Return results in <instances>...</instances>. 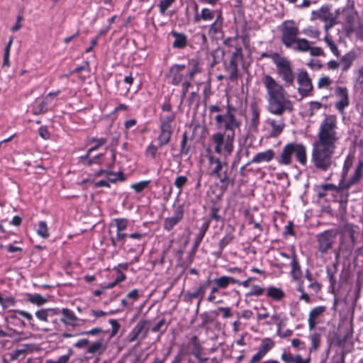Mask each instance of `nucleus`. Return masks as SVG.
I'll use <instances>...</instances> for the list:
<instances>
[{"instance_id":"nucleus-1","label":"nucleus","mask_w":363,"mask_h":363,"mask_svg":"<svg viewBox=\"0 0 363 363\" xmlns=\"http://www.w3.org/2000/svg\"><path fill=\"white\" fill-rule=\"evenodd\" d=\"M276 69L282 84L269 74H263L261 83L266 91L268 112L280 116L286 112L291 113L294 109V104L289 99L285 88L294 86L296 74L289 60L284 64H280Z\"/></svg>"},{"instance_id":"nucleus-2","label":"nucleus","mask_w":363,"mask_h":363,"mask_svg":"<svg viewBox=\"0 0 363 363\" xmlns=\"http://www.w3.org/2000/svg\"><path fill=\"white\" fill-rule=\"evenodd\" d=\"M293 155L301 165L306 166L308 160L306 145L303 143L294 142L286 143L283 147L280 154L277 157L272 149L257 152L248 164L269 162L275 158L279 165L289 166L292 163Z\"/></svg>"},{"instance_id":"nucleus-3","label":"nucleus","mask_w":363,"mask_h":363,"mask_svg":"<svg viewBox=\"0 0 363 363\" xmlns=\"http://www.w3.org/2000/svg\"><path fill=\"white\" fill-rule=\"evenodd\" d=\"M341 138L337 116L325 114L319 124L316 139L313 143L337 148Z\"/></svg>"},{"instance_id":"nucleus-4","label":"nucleus","mask_w":363,"mask_h":363,"mask_svg":"<svg viewBox=\"0 0 363 363\" xmlns=\"http://www.w3.org/2000/svg\"><path fill=\"white\" fill-rule=\"evenodd\" d=\"M278 29L280 41L286 48L304 52L309 48V41L307 39L298 38L299 28L294 20L284 21Z\"/></svg>"},{"instance_id":"nucleus-5","label":"nucleus","mask_w":363,"mask_h":363,"mask_svg":"<svg viewBox=\"0 0 363 363\" xmlns=\"http://www.w3.org/2000/svg\"><path fill=\"white\" fill-rule=\"evenodd\" d=\"M337 148L313 143L311 162L318 172H327L336 166L334 159Z\"/></svg>"},{"instance_id":"nucleus-6","label":"nucleus","mask_w":363,"mask_h":363,"mask_svg":"<svg viewBox=\"0 0 363 363\" xmlns=\"http://www.w3.org/2000/svg\"><path fill=\"white\" fill-rule=\"evenodd\" d=\"M196 21L211 22L209 25L201 27L203 29L207 28V34L211 39L218 38L224 34L225 19L221 9L213 10L203 7L201 10L200 16H196Z\"/></svg>"},{"instance_id":"nucleus-7","label":"nucleus","mask_w":363,"mask_h":363,"mask_svg":"<svg viewBox=\"0 0 363 363\" xmlns=\"http://www.w3.org/2000/svg\"><path fill=\"white\" fill-rule=\"evenodd\" d=\"M208 160L211 166V175L219 180L221 191L224 193L229 186H233L235 177H231V172L228 170V163L213 155L208 156Z\"/></svg>"},{"instance_id":"nucleus-8","label":"nucleus","mask_w":363,"mask_h":363,"mask_svg":"<svg viewBox=\"0 0 363 363\" xmlns=\"http://www.w3.org/2000/svg\"><path fill=\"white\" fill-rule=\"evenodd\" d=\"M214 144V151L220 155L223 152L225 157L230 155L234 149L235 138L233 134H226L223 132H216L211 135Z\"/></svg>"},{"instance_id":"nucleus-9","label":"nucleus","mask_w":363,"mask_h":363,"mask_svg":"<svg viewBox=\"0 0 363 363\" xmlns=\"http://www.w3.org/2000/svg\"><path fill=\"white\" fill-rule=\"evenodd\" d=\"M216 126L218 130H223L226 134H233L235 136V130L240 129L242 121L236 115L218 114L214 118Z\"/></svg>"},{"instance_id":"nucleus-10","label":"nucleus","mask_w":363,"mask_h":363,"mask_svg":"<svg viewBox=\"0 0 363 363\" xmlns=\"http://www.w3.org/2000/svg\"><path fill=\"white\" fill-rule=\"evenodd\" d=\"M338 233L341 238L340 249L350 255L356 245L354 225L345 223L340 228Z\"/></svg>"},{"instance_id":"nucleus-11","label":"nucleus","mask_w":363,"mask_h":363,"mask_svg":"<svg viewBox=\"0 0 363 363\" xmlns=\"http://www.w3.org/2000/svg\"><path fill=\"white\" fill-rule=\"evenodd\" d=\"M339 14V10H336L335 13H333L330 7L328 6H321L316 11L317 18L325 23L324 30L326 33H328L334 26L339 23L337 21V18Z\"/></svg>"},{"instance_id":"nucleus-12","label":"nucleus","mask_w":363,"mask_h":363,"mask_svg":"<svg viewBox=\"0 0 363 363\" xmlns=\"http://www.w3.org/2000/svg\"><path fill=\"white\" fill-rule=\"evenodd\" d=\"M298 92L302 98L313 96V86L306 70L302 69L297 74Z\"/></svg>"},{"instance_id":"nucleus-13","label":"nucleus","mask_w":363,"mask_h":363,"mask_svg":"<svg viewBox=\"0 0 363 363\" xmlns=\"http://www.w3.org/2000/svg\"><path fill=\"white\" fill-rule=\"evenodd\" d=\"M337 101L335 102V108L337 112L344 116L345 109L350 106L349 90L346 86H337L334 89Z\"/></svg>"},{"instance_id":"nucleus-14","label":"nucleus","mask_w":363,"mask_h":363,"mask_svg":"<svg viewBox=\"0 0 363 363\" xmlns=\"http://www.w3.org/2000/svg\"><path fill=\"white\" fill-rule=\"evenodd\" d=\"M243 54L241 47H236L235 50L232 53L230 62L225 66V71L228 72V79L232 81L238 80V62L242 60Z\"/></svg>"},{"instance_id":"nucleus-15","label":"nucleus","mask_w":363,"mask_h":363,"mask_svg":"<svg viewBox=\"0 0 363 363\" xmlns=\"http://www.w3.org/2000/svg\"><path fill=\"white\" fill-rule=\"evenodd\" d=\"M186 65L182 64L172 65L167 74L169 83L173 86H179L182 82L186 80L187 72H185Z\"/></svg>"},{"instance_id":"nucleus-16","label":"nucleus","mask_w":363,"mask_h":363,"mask_svg":"<svg viewBox=\"0 0 363 363\" xmlns=\"http://www.w3.org/2000/svg\"><path fill=\"white\" fill-rule=\"evenodd\" d=\"M336 233L333 230H325L317 235L318 248L322 253H326L333 247Z\"/></svg>"},{"instance_id":"nucleus-17","label":"nucleus","mask_w":363,"mask_h":363,"mask_svg":"<svg viewBox=\"0 0 363 363\" xmlns=\"http://www.w3.org/2000/svg\"><path fill=\"white\" fill-rule=\"evenodd\" d=\"M184 215V207L183 204L174 207L173 215L164 219L163 229L170 232L183 219Z\"/></svg>"},{"instance_id":"nucleus-18","label":"nucleus","mask_w":363,"mask_h":363,"mask_svg":"<svg viewBox=\"0 0 363 363\" xmlns=\"http://www.w3.org/2000/svg\"><path fill=\"white\" fill-rule=\"evenodd\" d=\"M363 177V160H358L355 165L354 169L352 174L347 177L341 182L345 183V188H351L352 186L359 184Z\"/></svg>"},{"instance_id":"nucleus-19","label":"nucleus","mask_w":363,"mask_h":363,"mask_svg":"<svg viewBox=\"0 0 363 363\" xmlns=\"http://www.w3.org/2000/svg\"><path fill=\"white\" fill-rule=\"evenodd\" d=\"M211 284V280L208 279L203 283L199 284V287L194 291H186L184 296L185 302H191L193 299H199V301H203L206 289Z\"/></svg>"},{"instance_id":"nucleus-20","label":"nucleus","mask_w":363,"mask_h":363,"mask_svg":"<svg viewBox=\"0 0 363 363\" xmlns=\"http://www.w3.org/2000/svg\"><path fill=\"white\" fill-rule=\"evenodd\" d=\"M291 272L290 274L292 279L298 283L303 282V272L301 270V264L298 259L297 255L294 249L292 250L291 260L290 263Z\"/></svg>"},{"instance_id":"nucleus-21","label":"nucleus","mask_w":363,"mask_h":363,"mask_svg":"<svg viewBox=\"0 0 363 363\" xmlns=\"http://www.w3.org/2000/svg\"><path fill=\"white\" fill-rule=\"evenodd\" d=\"M234 231V229L230 227L225 229L223 237L218 242V249L212 253L215 257H221L224 248L228 246L235 238Z\"/></svg>"},{"instance_id":"nucleus-22","label":"nucleus","mask_w":363,"mask_h":363,"mask_svg":"<svg viewBox=\"0 0 363 363\" xmlns=\"http://www.w3.org/2000/svg\"><path fill=\"white\" fill-rule=\"evenodd\" d=\"M283 115L284 114L278 116L279 118H269L266 121V123L271 127V130L269 132V135L271 138H277L283 132L286 126L285 121L282 117Z\"/></svg>"},{"instance_id":"nucleus-23","label":"nucleus","mask_w":363,"mask_h":363,"mask_svg":"<svg viewBox=\"0 0 363 363\" xmlns=\"http://www.w3.org/2000/svg\"><path fill=\"white\" fill-rule=\"evenodd\" d=\"M211 284H212V288H214L216 291L220 293V290L226 289L231 284H240V281L232 277L223 275L218 278L213 279L211 281Z\"/></svg>"},{"instance_id":"nucleus-24","label":"nucleus","mask_w":363,"mask_h":363,"mask_svg":"<svg viewBox=\"0 0 363 363\" xmlns=\"http://www.w3.org/2000/svg\"><path fill=\"white\" fill-rule=\"evenodd\" d=\"M169 35L174 38L172 46L173 49L184 50L188 45V35L184 33L177 32L172 30Z\"/></svg>"},{"instance_id":"nucleus-25","label":"nucleus","mask_w":363,"mask_h":363,"mask_svg":"<svg viewBox=\"0 0 363 363\" xmlns=\"http://www.w3.org/2000/svg\"><path fill=\"white\" fill-rule=\"evenodd\" d=\"M281 359L284 363H311L310 357L303 358L301 354H293L289 349H284Z\"/></svg>"},{"instance_id":"nucleus-26","label":"nucleus","mask_w":363,"mask_h":363,"mask_svg":"<svg viewBox=\"0 0 363 363\" xmlns=\"http://www.w3.org/2000/svg\"><path fill=\"white\" fill-rule=\"evenodd\" d=\"M189 345L192 346L191 354L200 363H205L208 359V357H202V345L197 336L194 335L189 340Z\"/></svg>"},{"instance_id":"nucleus-27","label":"nucleus","mask_w":363,"mask_h":363,"mask_svg":"<svg viewBox=\"0 0 363 363\" xmlns=\"http://www.w3.org/2000/svg\"><path fill=\"white\" fill-rule=\"evenodd\" d=\"M222 204L220 202L212 201L211 206L209 207L208 218H205L207 220L216 221V223L223 222L224 220V216L221 214Z\"/></svg>"},{"instance_id":"nucleus-28","label":"nucleus","mask_w":363,"mask_h":363,"mask_svg":"<svg viewBox=\"0 0 363 363\" xmlns=\"http://www.w3.org/2000/svg\"><path fill=\"white\" fill-rule=\"evenodd\" d=\"M91 154H88L86 151V154L82 155L77 158V163L84 167H91L94 164H100L101 160L104 156V154L100 153L94 157H91Z\"/></svg>"},{"instance_id":"nucleus-29","label":"nucleus","mask_w":363,"mask_h":363,"mask_svg":"<svg viewBox=\"0 0 363 363\" xmlns=\"http://www.w3.org/2000/svg\"><path fill=\"white\" fill-rule=\"evenodd\" d=\"M327 308L325 306H319L311 310L308 314V324L310 330L314 329L318 324V319L325 312Z\"/></svg>"},{"instance_id":"nucleus-30","label":"nucleus","mask_w":363,"mask_h":363,"mask_svg":"<svg viewBox=\"0 0 363 363\" xmlns=\"http://www.w3.org/2000/svg\"><path fill=\"white\" fill-rule=\"evenodd\" d=\"M173 132V128H167L159 125V133L157 137V142L159 143L160 146L164 147L170 143Z\"/></svg>"},{"instance_id":"nucleus-31","label":"nucleus","mask_w":363,"mask_h":363,"mask_svg":"<svg viewBox=\"0 0 363 363\" xmlns=\"http://www.w3.org/2000/svg\"><path fill=\"white\" fill-rule=\"evenodd\" d=\"M356 58L357 55L354 50H350L343 55L340 60L342 72H347L352 66Z\"/></svg>"},{"instance_id":"nucleus-32","label":"nucleus","mask_w":363,"mask_h":363,"mask_svg":"<svg viewBox=\"0 0 363 363\" xmlns=\"http://www.w3.org/2000/svg\"><path fill=\"white\" fill-rule=\"evenodd\" d=\"M345 26L343 30L347 36H350L354 31L355 15L350 11L344 12Z\"/></svg>"},{"instance_id":"nucleus-33","label":"nucleus","mask_w":363,"mask_h":363,"mask_svg":"<svg viewBox=\"0 0 363 363\" xmlns=\"http://www.w3.org/2000/svg\"><path fill=\"white\" fill-rule=\"evenodd\" d=\"M189 70L187 72V77L190 79L194 78L195 75L203 72L201 61L199 57H193L189 60Z\"/></svg>"},{"instance_id":"nucleus-34","label":"nucleus","mask_w":363,"mask_h":363,"mask_svg":"<svg viewBox=\"0 0 363 363\" xmlns=\"http://www.w3.org/2000/svg\"><path fill=\"white\" fill-rule=\"evenodd\" d=\"M354 160L355 155L354 153L350 152L346 155L340 173L341 181H344L348 177L349 172L354 164Z\"/></svg>"},{"instance_id":"nucleus-35","label":"nucleus","mask_w":363,"mask_h":363,"mask_svg":"<svg viewBox=\"0 0 363 363\" xmlns=\"http://www.w3.org/2000/svg\"><path fill=\"white\" fill-rule=\"evenodd\" d=\"M61 313L62 315V317L60 318L62 323L71 326L77 325L78 318L72 310L67 308H63L61 310Z\"/></svg>"},{"instance_id":"nucleus-36","label":"nucleus","mask_w":363,"mask_h":363,"mask_svg":"<svg viewBox=\"0 0 363 363\" xmlns=\"http://www.w3.org/2000/svg\"><path fill=\"white\" fill-rule=\"evenodd\" d=\"M267 297L276 302L281 301L286 296L284 291L274 286H269L267 289Z\"/></svg>"},{"instance_id":"nucleus-37","label":"nucleus","mask_w":363,"mask_h":363,"mask_svg":"<svg viewBox=\"0 0 363 363\" xmlns=\"http://www.w3.org/2000/svg\"><path fill=\"white\" fill-rule=\"evenodd\" d=\"M188 134L186 131L182 133V140L180 142V148L178 154L174 155L173 159L174 160H180L183 155H187L190 151V146L187 145Z\"/></svg>"},{"instance_id":"nucleus-38","label":"nucleus","mask_w":363,"mask_h":363,"mask_svg":"<svg viewBox=\"0 0 363 363\" xmlns=\"http://www.w3.org/2000/svg\"><path fill=\"white\" fill-rule=\"evenodd\" d=\"M305 277L310 282L308 289L312 290L315 294H318L321 290V284L313 277L312 273L308 269L305 271Z\"/></svg>"},{"instance_id":"nucleus-39","label":"nucleus","mask_w":363,"mask_h":363,"mask_svg":"<svg viewBox=\"0 0 363 363\" xmlns=\"http://www.w3.org/2000/svg\"><path fill=\"white\" fill-rule=\"evenodd\" d=\"M106 350L104 339L100 338L94 343L89 345L86 352L89 354L102 353Z\"/></svg>"},{"instance_id":"nucleus-40","label":"nucleus","mask_w":363,"mask_h":363,"mask_svg":"<svg viewBox=\"0 0 363 363\" xmlns=\"http://www.w3.org/2000/svg\"><path fill=\"white\" fill-rule=\"evenodd\" d=\"M176 118V113H167L165 115L160 114V126L166 127L167 128H173Z\"/></svg>"},{"instance_id":"nucleus-41","label":"nucleus","mask_w":363,"mask_h":363,"mask_svg":"<svg viewBox=\"0 0 363 363\" xmlns=\"http://www.w3.org/2000/svg\"><path fill=\"white\" fill-rule=\"evenodd\" d=\"M250 126L255 129H257L259 125L260 109L256 104H252L250 106Z\"/></svg>"},{"instance_id":"nucleus-42","label":"nucleus","mask_w":363,"mask_h":363,"mask_svg":"<svg viewBox=\"0 0 363 363\" xmlns=\"http://www.w3.org/2000/svg\"><path fill=\"white\" fill-rule=\"evenodd\" d=\"M51 102L52 101L48 99V97L45 96L38 106L33 109V113L38 116L47 113L49 110V105Z\"/></svg>"},{"instance_id":"nucleus-43","label":"nucleus","mask_w":363,"mask_h":363,"mask_svg":"<svg viewBox=\"0 0 363 363\" xmlns=\"http://www.w3.org/2000/svg\"><path fill=\"white\" fill-rule=\"evenodd\" d=\"M162 147L163 146H160L158 143L157 145L154 144L153 143H150L145 150V155L151 160H155L157 156L159 148Z\"/></svg>"},{"instance_id":"nucleus-44","label":"nucleus","mask_w":363,"mask_h":363,"mask_svg":"<svg viewBox=\"0 0 363 363\" xmlns=\"http://www.w3.org/2000/svg\"><path fill=\"white\" fill-rule=\"evenodd\" d=\"M309 339L311 340V345L308 348V352L309 353H312L320 347L321 336L319 333H313L310 335Z\"/></svg>"},{"instance_id":"nucleus-45","label":"nucleus","mask_w":363,"mask_h":363,"mask_svg":"<svg viewBox=\"0 0 363 363\" xmlns=\"http://www.w3.org/2000/svg\"><path fill=\"white\" fill-rule=\"evenodd\" d=\"M335 189L333 184H325L316 187V193L318 199H322L330 193V189Z\"/></svg>"},{"instance_id":"nucleus-46","label":"nucleus","mask_w":363,"mask_h":363,"mask_svg":"<svg viewBox=\"0 0 363 363\" xmlns=\"http://www.w3.org/2000/svg\"><path fill=\"white\" fill-rule=\"evenodd\" d=\"M90 143H94L95 145L87 150L88 154H91L97 150L99 147L104 145L107 143V139L105 138L92 137L89 140Z\"/></svg>"},{"instance_id":"nucleus-47","label":"nucleus","mask_w":363,"mask_h":363,"mask_svg":"<svg viewBox=\"0 0 363 363\" xmlns=\"http://www.w3.org/2000/svg\"><path fill=\"white\" fill-rule=\"evenodd\" d=\"M274 346L275 342L274 340L269 337H265L261 342L259 350L267 354Z\"/></svg>"},{"instance_id":"nucleus-48","label":"nucleus","mask_w":363,"mask_h":363,"mask_svg":"<svg viewBox=\"0 0 363 363\" xmlns=\"http://www.w3.org/2000/svg\"><path fill=\"white\" fill-rule=\"evenodd\" d=\"M37 234L43 239H47L50 236L48 227L44 220H40L38 223L37 228Z\"/></svg>"},{"instance_id":"nucleus-49","label":"nucleus","mask_w":363,"mask_h":363,"mask_svg":"<svg viewBox=\"0 0 363 363\" xmlns=\"http://www.w3.org/2000/svg\"><path fill=\"white\" fill-rule=\"evenodd\" d=\"M106 177L108 181L111 183H116L118 181L123 182L125 179V177L123 172L116 173L112 171L108 170Z\"/></svg>"},{"instance_id":"nucleus-50","label":"nucleus","mask_w":363,"mask_h":363,"mask_svg":"<svg viewBox=\"0 0 363 363\" xmlns=\"http://www.w3.org/2000/svg\"><path fill=\"white\" fill-rule=\"evenodd\" d=\"M116 228V233L123 232L126 230L128 225V220L125 218H117L112 220Z\"/></svg>"},{"instance_id":"nucleus-51","label":"nucleus","mask_w":363,"mask_h":363,"mask_svg":"<svg viewBox=\"0 0 363 363\" xmlns=\"http://www.w3.org/2000/svg\"><path fill=\"white\" fill-rule=\"evenodd\" d=\"M150 183V180H143L137 183L132 184L130 187L136 194H140L143 192L146 188H147Z\"/></svg>"},{"instance_id":"nucleus-52","label":"nucleus","mask_w":363,"mask_h":363,"mask_svg":"<svg viewBox=\"0 0 363 363\" xmlns=\"http://www.w3.org/2000/svg\"><path fill=\"white\" fill-rule=\"evenodd\" d=\"M333 84V79L328 76H323L319 78L317 84L318 89H328Z\"/></svg>"},{"instance_id":"nucleus-53","label":"nucleus","mask_w":363,"mask_h":363,"mask_svg":"<svg viewBox=\"0 0 363 363\" xmlns=\"http://www.w3.org/2000/svg\"><path fill=\"white\" fill-rule=\"evenodd\" d=\"M340 184H342V191L339 193L335 201L337 203L348 201L350 196L349 189L350 188H345V183L343 182H340Z\"/></svg>"},{"instance_id":"nucleus-54","label":"nucleus","mask_w":363,"mask_h":363,"mask_svg":"<svg viewBox=\"0 0 363 363\" xmlns=\"http://www.w3.org/2000/svg\"><path fill=\"white\" fill-rule=\"evenodd\" d=\"M128 235H129V234L125 233L123 231L120 232V233H116V237H111V238H110L111 245L113 247H116L118 243H119V242H122L123 244H124L125 239L126 238H128Z\"/></svg>"},{"instance_id":"nucleus-55","label":"nucleus","mask_w":363,"mask_h":363,"mask_svg":"<svg viewBox=\"0 0 363 363\" xmlns=\"http://www.w3.org/2000/svg\"><path fill=\"white\" fill-rule=\"evenodd\" d=\"M28 301L37 306H42L47 302L46 298L42 296L40 294H35L34 295L30 294L28 298Z\"/></svg>"},{"instance_id":"nucleus-56","label":"nucleus","mask_w":363,"mask_h":363,"mask_svg":"<svg viewBox=\"0 0 363 363\" xmlns=\"http://www.w3.org/2000/svg\"><path fill=\"white\" fill-rule=\"evenodd\" d=\"M16 303V299L13 296H7L4 298L0 293V305L4 309L9 308V306H13Z\"/></svg>"},{"instance_id":"nucleus-57","label":"nucleus","mask_w":363,"mask_h":363,"mask_svg":"<svg viewBox=\"0 0 363 363\" xmlns=\"http://www.w3.org/2000/svg\"><path fill=\"white\" fill-rule=\"evenodd\" d=\"M270 59L272 60L276 66V69L279 67L280 64H284L289 61L284 57H281L278 52H273L270 54Z\"/></svg>"},{"instance_id":"nucleus-58","label":"nucleus","mask_w":363,"mask_h":363,"mask_svg":"<svg viewBox=\"0 0 363 363\" xmlns=\"http://www.w3.org/2000/svg\"><path fill=\"white\" fill-rule=\"evenodd\" d=\"M324 40L327 45L330 49L331 52L333 53V55L338 57L340 55V51L338 50V48L335 43V42L328 36V34L325 36Z\"/></svg>"},{"instance_id":"nucleus-59","label":"nucleus","mask_w":363,"mask_h":363,"mask_svg":"<svg viewBox=\"0 0 363 363\" xmlns=\"http://www.w3.org/2000/svg\"><path fill=\"white\" fill-rule=\"evenodd\" d=\"M296 290L301 294L299 297L300 300H303L307 303L311 302V298L309 295L305 291L303 282L297 284Z\"/></svg>"},{"instance_id":"nucleus-60","label":"nucleus","mask_w":363,"mask_h":363,"mask_svg":"<svg viewBox=\"0 0 363 363\" xmlns=\"http://www.w3.org/2000/svg\"><path fill=\"white\" fill-rule=\"evenodd\" d=\"M323 107L322 103L317 101H312L308 103V114L310 116L315 115V112Z\"/></svg>"},{"instance_id":"nucleus-61","label":"nucleus","mask_w":363,"mask_h":363,"mask_svg":"<svg viewBox=\"0 0 363 363\" xmlns=\"http://www.w3.org/2000/svg\"><path fill=\"white\" fill-rule=\"evenodd\" d=\"M177 0H160L158 4L159 11L160 13L164 14L166 11L174 4Z\"/></svg>"},{"instance_id":"nucleus-62","label":"nucleus","mask_w":363,"mask_h":363,"mask_svg":"<svg viewBox=\"0 0 363 363\" xmlns=\"http://www.w3.org/2000/svg\"><path fill=\"white\" fill-rule=\"evenodd\" d=\"M187 182L188 179L186 176L179 175L176 177L174 185L181 191Z\"/></svg>"},{"instance_id":"nucleus-63","label":"nucleus","mask_w":363,"mask_h":363,"mask_svg":"<svg viewBox=\"0 0 363 363\" xmlns=\"http://www.w3.org/2000/svg\"><path fill=\"white\" fill-rule=\"evenodd\" d=\"M264 289L259 285H252L250 291L247 293V296H260L264 294Z\"/></svg>"},{"instance_id":"nucleus-64","label":"nucleus","mask_w":363,"mask_h":363,"mask_svg":"<svg viewBox=\"0 0 363 363\" xmlns=\"http://www.w3.org/2000/svg\"><path fill=\"white\" fill-rule=\"evenodd\" d=\"M140 296H141V294H140L139 290L137 289H134L131 290L130 291H129L126 294L125 296H126V298L128 299L133 305L134 303L139 299Z\"/></svg>"}]
</instances>
